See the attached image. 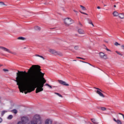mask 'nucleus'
Listing matches in <instances>:
<instances>
[{
  "label": "nucleus",
  "mask_w": 124,
  "mask_h": 124,
  "mask_svg": "<svg viewBox=\"0 0 124 124\" xmlns=\"http://www.w3.org/2000/svg\"><path fill=\"white\" fill-rule=\"evenodd\" d=\"M115 52H116V53H117V54H118V55H119V56H123V54L122 53H120V52H119L118 51H116Z\"/></svg>",
  "instance_id": "26"
},
{
  "label": "nucleus",
  "mask_w": 124,
  "mask_h": 124,
  "mask_svg": "<svg viewBox=\"0 0 124 124\" xmlns=\"http://www.w3.org/2000/svg\"><path fill=\"white\" fill-rule=\"evenodd\" d=\"M35 57H39V58H41L43 60H45V58L43 56L39 55L38 54L35 55Z\"/></svg>",
  "instance_id": "19"
},
{
  "label": "nucleus",
  "mask_w": 124,
  "mask_h": 124,
  "mask_svg": "<svg viewBox=\"0 0 124 124\" xmlns=\"http://www.w3.org/2000/svg\"><path fill=\"white\" fill-rule=\"evenodd\" d=\"M73 11H74V12H75V13H76V14H78V12H77V11H76V10H74Z\"/></svg>",
  "instance_id": "36"
},
{
  "label": "nucleus",
  "mask_w": 124,
  "mask_h": 124,
  "mask_svg": "<svg viewBox=\"0 0 124 124\" xmlns=\"http://www.w3.org/2000/svg\"><path fill=\"white\" fill-rule=\"evenodd\" d=\"M73 62H76V60H73Z\"/></svg>",
  "instance_id": "45"
},
{
  "label": "nucleus",
  "mask_w": 124,
  "mask_h": 124,
  "mask_svg": "<svg viewBox=\"0 0 124 124\" xmlns=\"http://www.w3.org/2000/svg\"><path fill=\"white\" fill-rule=\"evenodd\" d=\"M2 122V119L1 118H0V124Z\"/></svg>",
  "instance_id": "38"
},
{
  "label": "nucleus",
  "mask_w": 124,
  "mask_h": 124,
  "mask_svg": "<svg viewBox=\"0 0 124 124\" xmlns=\"http://www.w3.org/2000/svg\"><path fill=\"white\" fill-rule=\"evenodd\" d=\"M87 21H88L89 24H90V25H92L93 27V22L92 21V20L88 18Z\"/></svg>",
  "instance_id": "18"
},
{
  "label": "nucleus",
  "mask_w": 124,
  "mask_h": 124,
  "mask_svg": "<svg viewBox=\"0 0 124 124\" xmlns=\"http://www.w3.org/2000/svg\"><path fill=\"white\" fill-rule=\"evenodd\" d=\"M1 66H2V65L0 64V67H1Z\"/></svg>",
  "instance_id": "44"
},
{
  "label": "nucleus",
  "mask_w": 124,
  "mask_h": 124,
  "mask_svg": "<svg viewBox=\"0 0 124 124\" xmlns=\"http://www.w3.org/2000/svg\"><path fill=\"white\" fill-rule=\"evenodd\" d=\"M99 55L101 59H103V60H107V59H108L107 55L104 54L103 52H100Z\"/></svg>",
  "instance_id": "7"
},
{
  "label": "nucleus",
  "mask_w": 124,
  "mask_h": 124,
  "mask_svg": "<svg viewBox=\"0 0 124 124\" xmlns=\"http://www.w3.org/2000/svg\"><path fill=\"white\" fill-rule=\"evenodd\" d=\"M0 49L4 51V52H7V53H9L10 54H13V55H16V52H13L9 49L4 46H0Z\"/></svg>",
  "instance_id": "5"
},
{
  "label": "nucleus",
  "mask_w": 124,
  "mask_h": 124,
  "mask_svg": "<svg viewBox=\"0 0 124 124\" xmlns=\"http://www.w3.org/2000/svg\"><path fill=\"white\" fill-rule=\"evenodd\" d=\"M12 112L14 114H17V113H18V111H17L16 109H13V110H12Z\"/></svg>",
  "instance_id": "24"
},
{
  "label": "nucleus",
  "mask_w": 124,
  "mask_h": 124,
  "mask_svg": "<svg viewBox=\"0 0 124 124\" xmlns=\"http://www.w3.org/2000/svg\"><path fill=\"white\" fill-rule=\"evenodd\" d=\"M79 24L80 26H82V24H81V23L79 22Z\"/></svg>",
  "instance_id": "42"
},
{
  "label": "nucleus",
  "mask_w": 124,
  "mask_h": 124,
  "mask_svg": "<svg viewBox=\"0 0 124 124\" xmlns=\"http://www.w3.org/2000/svg\"><path fill=\"white\" fill-rule=\"evenodd\" d=\"M13 118V115H10L7 117L8 120H12Z\"/></svg>",
  "instance_id": "21"
},
{
  "label": "nucleus",
  "mask_w": 124,
  "mask_h": 124,
  "mask_svg": "<svg viewBox=\"0 0 124 124\" xmlns=\"http://www.w3.org/2000/svg\"><path fill=\"white\" fill-rule=\"evenodd\" d=\"M101 110H102V111H106V108L102 107V108H101Z\"/></svg>",
  "instance_id": "28"
},
{
  "label": "nucleus",
  "mask_w": 124,
  "mask_h": 124,
  "mask_svg": "<svg viewBox=\"0 0 124 124\" xmlns=\"http://www.w3.org/2000/svg\"><path fill=\"white\" fill-rule=\"evenodd\" d=\"M58 82H59V84H61V85H62L63 86H66L67 87L69 86V84L66 83V82L65 81H64L63 80H58Z\"/></svg>",
  "instance_id": "8"
},
{
  "label": "nucleus",
  "mask_w": 124,
  "mask_h": 124,
  "mask_svg": "<svg viewBox=\"0 0 124 124\" xmlns=\"http://www.w3.org/2000/svg\"><path fill=\"white\" fill-rule=\"evenodd\" d=\"M73 23H74V21L69 17L64 19V24L66 27H69L70 25L73 24Z\"/></svg>",
  "instance_id": "3"
},
{
  "label": "nucleus",
  "mask_w": 124,
  "mask_h": 124,
  "mask_svg": "<svg viewBox=\"0 0 124 124\" xmlns=\"http://www.w3.org/2000/svg\"><path fill=\"white\" fill-rule=\"evenodd\" d=\"M97 8L98 9H100V7H99V6H98L97 7Z\"/></svg>",
  "instance_id": "39"
},
{
  "label": "nucleus",
  "mask_w": 124,
  "mask_h": 124,
  "mask_svg": "<svg viewBox=\"0 0 124 124\" xmlns=\"http://www.w3.org/2000/svg\"><path fill=\"white\" fill-rule=\"evenodd\" d=\"M48 52H49V53L51 54H53V55H56V54H57V51H56L55 49H49Z\"/></svg>",
  "instance_id": "10"
},
{
  "label": "nucleus",
  "mask_w": 124,
  "mask_h": 124,
  "mask_svg": "<svg viewBox=\"0 0 124 124\" xmlns=\"http://www.w3.org/2000/svg\"><path fill=\"white\" fill-rule=\"evenodd\" d=\"M80 62H84L85 63H88V64H90V65H92V64H90V63H89L88 62H84V61H80Z\"/></svg>",
  "instance_id": "33"
},
{
  "label": "nucleus",
  "mask_w": 124,
  "mask_h": 124,
  "mask_svg": "<svg viewBox=\"0 0 124 124\" xmlns=\"http://www.w3.org/2000/svg\"><path fill=\"white\" fill-rule=\"evenodd\" d=\"M17 39H18L19 40H25L26 38L24 37H19L17 38Z\"/></svg>",
  "instance_id": "20"
},
{
  "label": "nucleus",
  "mask_w": 124,
  "mask_h": 124,
  "mask_svg": "<svg viewBox=\"0 0 124 124\" xmlns=\"http://www.w3.org/2000/svg\"><path fill=\"white\" fill-rule=\"evenodd\" d=\"M0 5H5V6H7V5L5 4L3 1H0Z\"/></svg>",
  "instance_id": "22"
},
{
  "label": "nucleus",
  "mask_w": 124,
  "mask_h": 124,
  "mask_svg": "<svg viewBox=\"0 0 124 124\" xmlns=\"http://www.w3.org/2000/svg\"><path fill=\"white\" fill-rule=\"evenodd\" d=\"M34 30H35V31H40L41 28L38 26H36L34 27Z\"/></svg>",
  "instance_id": "17"
},
{
  "label": "nucleus",
  "mask_w": 124,
  "mask_h": 124,
  "mask_svg": "<svg viewBox=\"0 0 124 124\" xmlns=\"http://www.w3.org/2000/svg\"><path fill=\"white\" fill-rule=\"evenodd\" d=\"M113 121H114V122H115V123H117V124H122V121H121V120H119V119H118V120H116V119L113 118Z\"/></svg>",
  "instance_id": "13"
},
{
  "label": "nucleus",
  "mask_w": 124,
  "mask_h": 124,
  "mask_svg": "<svg viewBox=\"0 0 124 124\" xmlns=\"http://www.w3.org/2000/svg\"><path fill=\"white\" fill-rule=\"evenodd\" d=\"M45 86H47V87H49V88H50V89H52V86L50 85H49V84L46 83L45 85Z\"/></svg>",
  "instance_id": "27"
},
{
  "label": "nucleus",
  "mask_w": 124,
  "mask_h": 124,
  "mask_svg": "<svg viewBox=\"0 0 124 124\" xmlns=\"http://www.w3.org/2000/svg\"><path fill=\"white\" fill-rule=\"evenodd\" d=\"M104 6H106V5H104Z\"/></svg>",
  "instance_id": "46"
},
{
  "label": "nucleus",
  "mask_w": 124,
  "mask_h": 124,
  "mask_svg": "<svg viewBox=\"0 0 124 124\" xmlns=\"http://www.w3.org/2000/svg\"><path fill=\"white\" fill-rule=\"evenodd\" d=\"M118 16L120 19H124V14H119Z\"/></svg>",
  "instance_id": "15"
},
{
  "label": "nucleus",
  "mask_w": 124,
  "mask_h": 124,
  "mask_svg": "<svg viewBox=\"0 0 124 124\" xmlns=\"http://www.w3.org/2000/svg\"><path fill=\"white\" fill-rule=\"evenodd\" d=\"M78 32L80 34H84V33H85V31H84V30H83V29H79L78 30Z\"/></svg>",
  "instance_id": "11"
},
{
  "label": "nucleus",
  "mask_w": 124,
  "mask_h": 124,
  "mask_svg": "<svg viewBox=\"0 0 124 124\" xmlns=\"http://www.w3.org/2000/svg\"><path fill=\"white\" fill-rule=\"evenodd\" d=\"M37 116L40 117V115L38 114H35L32 117V119L31 121H30L29 123V118H28L27 117L23 116L21 118V121H19L17 123V124H31V122L32 121L33 122H36V119H34V118H36Z\"/></svg>",
  "instance_id": "2"
},
{
  "label": "nucleus",
  "mask_w": 124,
  "mask_h": 124,
  "mask_svg": "<svg viewBox=\"0 0 124 124\" xmlns=\"http://www.w3.org/2000/svg\"><path fill=\"white\" fill-rule=\"evenodd\" d=\"M121 47H122V49L124 50V45H123Z\"/></svg>",
  "instance_id": "37"
},
{
  "label": "nucleus",
  "mask_w": 124,
  "mask_h": 124,
  "mask_svg": "<svg viewBox=\"0 0 124 124\" xmlns=\"http://www.w3.org/2000/svg\"><path fill=\"white\" fill-rule=\"evenodd\" d=\"M28 73L26 71H19L16 73V85L20 93L27 94L28 93H31L36 89V93L43 92V87L46 80L44 78V74L41 72L40 66L33 65L28 70Z\"/></svg>",
  "instance_id": "1"
},
{
  "label": "nucleus",
  "mask_w": 124,
  "mask_h": 124,
  "mask_svg": "<svg viewBox=\"0 0 124 124\" xmlns=\"http://www.w3.org/2000/svg\"><path fill=\"white\" fill-rule=\"evenodd\" d=\"M55 94H57V95H58L60 97H62V95L61 94L58 93H54Z\"/></svg>",
  "instance_id": "23"
},
{
  "label": "nucleus",
  "mask_w": 124,
  "mask_h": 124,
  "mask_svg": "<svg viewBox=\"0 0 124 124\" xmlns=\"http://www.w3.org/2000/svg\"><path fill=\"white\" fill-rule=\"evenodd\" d=\"M77 59H80L81 60H85V59L81 58V57H77Z\"/></svg>",
  "instance_id": "35"
},
{
  "label": "nucleus",
  "mask_w": 124,
  "mask_h": 124,
  "mask_svg": "<svg viewBox=\"0 0 124 124\" xmlns=\"http://www.w3.org/2000/svg\"><path fill=\"white\" fill-rule=\"evenodd\" d=\"M75 50H78L79 49V46H76L75 47H74Z\"/></svg>",
  "instance_id": "31"
},
{
  "label": "nucleus",
  "mask_w": 124,
  "mask_h": 124,
  "mask_svg": "<svg viewBox=\"0 0 124 124\" xmlns=\"http://www.w3.org/2000/svg\"><path fill=\"white\" fill-rule=\"evenodd\" d=\"M55 55L59 56V57H62L63 56V54H62V53L60 51H56Z\"/></svg>",
  "instance_id": "12"
},
{
  "label": "nucleus",
  "mask_w": 124,
  "mask_h": 124,
  "mask_svg": "<svg viewBox=\"0 0 124 124\" xmlns=\"http://www.w3.org/2000/svg\"><path fill=\"white\" fill-rule=\"evenodd\" d=\"M80 7L82 10H87V9L83 6L80 5Z\"/></svg>",
  "instance_id": "25"
},
{
  "label": "nucleus",
  "mask_w": 124,
  "mask_h": 124,
  "mask_svg": "<svg viewBox=\"0 0 124 124\" xmlns=\"http://www.w3.org/2000/svg\"><path fill=\"white\" fill-rule=\"evenodd\" d=\"M34 120H36V121H32L31 122V124H43V121H42V119H41V117L39 116H36L35 117Z\"/></svg>",
  "instance_id": "4"
},
{
  "label": "nucleus",
  "mask_w": 124,
  "mask_h": 124,
  "mask_svg": "<svg viewBox=\"0 0 124 124\" xmlns=\"http://www.w3.org/2000/svg\"><path fill=\"white\" fill-rule=\"evenodd\" d=\"M117 6H116V5H114V7H116Z\"/></svg>",
  "instance_id": "43"
},
{
  "label": "nucleus",
  "mask_w": 124,
  "mask_h": 124,
  "mask_svg": "<svg viewBox=\"0 0 124 124\" xmlns=\"http://www.w3.org/2000/svg\"><path fill=\"white\" fill-rule=\"evenodd\" d=\"M114 45H115V46H119H119L121 45V44H119V43L116 42L115 43V44H114Z\"/></svg>",
  "instance_id": "30"
},
{
  "label": "nucleus",
  "mask_w": 124,
  "mask_h": 124,
  "mask_svg": "<svg viewBox=\"0 0 124 124\" xmlns=\"http://www.w3.org/2000/svg\"><path fill=\"white\" fill-rule=\"evenodd\" d=\"M3 71H4V72H8L9 70L8 69H3Z\"/></svg>",
  "instance_id": "32"
},
{
  "label": "nucleus",
  "mask_w": 124,
  "mask_h": 124,
  "mask_svg": "<svg viewBox=\"0 0 124 124\" xmlns=\"http://www.w3.org/2000/svg\"><path fill=\"white\" fill-rule=\"evenodd\" d=\"M119 115H121L123 116V115H124L123 113H119Z\"/></svg>",
  "instance_id": "40"
},
{
  "label": "nucleus",
  "mask_w": 124,
  "mask_h": 124,
  "mask_svg": "<svg viewBox=\"0 0 124 124\" xmlns=\"http://www.w3.org/2000/svg\"><path fill=\"white\" fill-rule=\"evenodd\" d=\"M80 13H81L82 14H84L85 15H88V14L87 13H85L84 12H80Z\"/></svg>",
  "instance_id": "34"
},
{
  "label": "nucleus",
  "mask_w": 124,
  "mask_h": 124,
  "mask_svg": "<svg viewBox=\"0 0 124 124\" xmlns=\"http://www.w3.org/2000/svg\"><path fill=\"white\" fill-rule=\"evenodd\" d=\"M113 15L114 17H117V16H119V14L117 11H114L113 13Z\"/></svg>",
  "instance_id": "14"
},
{
  "label": "nucleus",
  "mask_w": 124,
  "mask_h": 124,
  "mask_svg": "<svg viewBox=\"0 0 124 124\" xmlns=\"http://www.w3.org/2000/svg\"><path fill=\"white\" fill-rule=\"evenodd\" d=\"M107 51H110V49H108V48H106Z\"/></svg>",
  "instance_id": "41"
},
{
  "label": "nucleus",
  "mask_w": 124,
  "mask_h": 124,
  "mask_svg": "<svg viewBox=\"0 0 124 124\" xmlns=\"http://www.w3.org/2000/svg\"><path fill=\"white\" fill-rule=\"evenodd\" d=\"M53 124V121L50 119H47L45 121V124Z\"/></svg>",
  "instance_id": "9"
},
{
  "label": "nucleus",
  "mask_w": 124,
  "mask_h": 124,
  "mask_svg": "<svg viewBox=\"0 0 124 124\" xmlns=\"http://www.w3.org/2000/svg\"><path fill=\"white\" fill-rule=\"evenodd\" d=\"M91 121H92V123H93V124H98V123L97 122L96 120H95L94 119H91Z\"/></svg>",
  "instance_id": "16"
},
{
  "label": "nucleus",
  "mask_w": 124,
  "mask_h": 124,
  "mask_svg": "<svg viewBox=\"0 0 124 124\" xmlns=\"http://www.w3.org/2000/svg\"><path fill=\"white\" fill-rule=\"evenodd\" d=\"M7 111H5V110L2 111V112H1L2 116H3L4 114H5V113H7Z\"/></svg>",
  "instance_id": "29"
},
{
  "label": "nucleus",
  "mask_w": 124,
  "mask_h": 124,
  "mask_svg": "<svg viewBox=\"0 0 124 124\" xmlns=\"http://www.w3.org/2000/svg\"><path fill=\"white\" fill-rule=\"evenodd\" d=\"M94 89H95L97 90H95V93L99 94L100 96H101V97H105V96L102 93V90H101L100 89L96 87H94Z\"/></svg>",
  "instance_id": "6"
}]
</instances>
